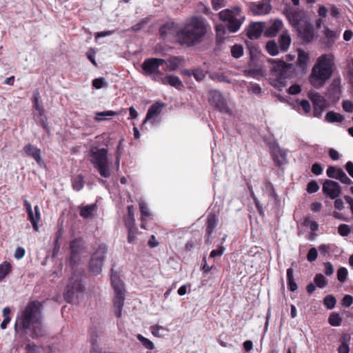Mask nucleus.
I'll use <instances>...</instances> for the list:
<instances>
[{"mask_svg":"<svg viewBox=\"0 0 353 353\" xmlns=\"http://www.w3.org/2000/svg\"><path fill=\"white\" fill-rule=\"evenodd\" d=\"M283 13L294 28L307 21L304 12L298 9L289 7L284 10Z\"/></svg>","mask_w":353,"mask_h":353,"instance_id":"obj_13","label":"nucleus"},{"mask_svg":"<svg viewBox=\"0 0 353 353\" xmlns=\"http://www.w3.org/2000/svg\"><path fill=\"white\" fill-rule=\"evenodd\" d=\"M72 188L76 191H80L83 188V176L79 174L72 178Z\"/></svg>","mask_w":353,"mask_h":353,"instance_id":"obj_37","label":"nucleus"},{"mask_svg":"<svg viewBox=\"0 0 353 353\" xmlns=\"http://www.w3.org/2000/svg\"><path fill=\"white\" fill-rule=\"evenodd\" d=\"M342 319L339 314L332 313L328 318L329 323L332 326H339L341 324Z\"/></svg>","mask_w":353,"mask_h":353,"instance_id":"obj_46","label":"nucleus"},{"mask_svg":"<svg viewBox=\"0 0 353 353\" xmlns=\"http://www.w3.org/2000/svg\"><path fill=\"white\" fill-rule=\"evenodd\" d=\"M326 174L329 178L339 180L345 185H351L353 183V181L341 168H338L334 166H330L326 170Z\"/></svg>","mask_w":353,"mask_h":353,"instance_id":"obj_16","label":"nucleus"},{"mask_svg":"<svg viewBox=\"0 0 353 353\" xmlns=\"http://www.w3.org/2000/svg\"><path fill=\"white\" fill-rule=\"evenodd\" d=\"M228 28L224 23V24H218L216 26V32L217 37L222 38L227 32Z\"/></svg>","mask_w":353,"mask_h":353,"instance_id":"obj_50","label":"nucleus"},{"mask_svg":"<svg viewBox=\"0 0 353 353\" xmlns=\"http://www.w3.org/2000/svg\"><path fill=\"white\" fill-rule=\"evenodd\" d=\"M137 339L141 343V344L148 350H152L154 347V343L148 339L144 337L141 334H139L137 336Z\"/></svg>","mask_w":353,"mask_h":353,"instance_id":"obj_45","label":"nucleus"},{"mask_svg":"<svg viewBox=\"0 0 353 353\" xmlns=\"http://www.w3.org/2000/svg\"><path fill=\"white\" fill-rule=\"evenodd\" d=\"M304 225H308L310 227V229L313 232H315L319 229V225L314 221H310L309 219H306L304 222Z\"/></svg>","mask_w":353,"mask_h":353,"instance_id":"obj_63","label":"nucleus"},{"mask_svg":"<svg viewBox=\"0 0 353 353\" xmlns=\"http://www.w3.org/2000/svg\"><path fill=\"white\" fill-rule=\"evenodd\" d=\"M206 32L205 21L192 17L176 32V42L185 47L195 46L201 41Z\"/></svg>","mask_w":353,"mask_h":353,"instance_id":"obj_2","label":"nucleus"},{"mask_svg":"<svg viewBox=\"0 0 353 353\" xmlns=\"http://www.w3.org/2000/svg\"><path fill=\"white\" fill-rule=\"evenodd\" d=\"M323 194L331 199L337 198L341 193L339 184L332 180L326 179L322 187Z\"/></svg>","mask_w":353,"mask_h":353,"instance_id":"obj_15","label":"nucleus"},{"mask_svg":"<svg viewBox=\"0 0 353 353\" xmlns=\"http://www.w3.org/2000/svg\"><path fill=\"white\" fill-rule=\"evenodd\" d=\"M181 59L177 57H173L168 60H165V64H166V71H174L181 65Z\"/></svg>","mask_w":353,"mask_h":353,"instance_id":"obj_30","label":"nucleus"},{"mask_svg":"<svg viewBox=\"0 0 353 353\" xmlns=\"http://www.w3.org/2000/svg\"><path fill=\"white\" fill-rule=\"evenodd\" d=\"M106 252L107 246L105 244H101L92 255L89 267L94 274H99L101 272Z\"/></svg>","mask_w":353,"mask_h":353,"instance_id":"obj_10","label":"nucleus"},{"mask_svg":"<svg viewBox=\"0 0 353 353\" xmlns=\"http://www.w3.org/2000/svg\"><path fill=\"white\" fill-rule=\"evenodd\" d=\"M14 330L17 335L23 336L26 339H28V335L32 339H37L45 334L39 301H33L27 305L24 311L16 319Z\"/></svg>","mask_w":353,"mask_h":353,"instance_id":"obj_1","label":"nucleus"},{"mask_svg":"<svg viewBox=\"0 0 353 353\" xmlns=\"http://www.w3.org/2000/svg\"><path fill=\"white\" fill-rule=\"evenodd\" d=\"M127 210L128 216L125 220V225L127 228H132L134 227L135 221L133 205H128Z\"/></svg>","mask_w":353,"mask_h":353,"instance_id":"obj_35","label":"nucleus"},{"mask_svg":"<svg viewBox=\"0 0 353 353\" xmlns=\"http://www.w3.org/2000/svg\"><path fill=\"white\" fill-rule=\"evenodd\" d=\"M347 276V270L345 268H341L337 271V279L338 280L343 283L346 281Z\"/></svg>","mask_w":353,"mask_h":353,"instance_id":"obj_51","label":"nucleus"},{"mask_svg":"<svg viewBox=\"0 0 353 353\" xmlns=\"http://www.w3.org/2000/svg\"><path fill=\"white\" fill-rule=\"evenodd\" d=\"M311 171L315 175H320L322 174L323 168L319 163H315L312 165Z\"/></svg>","mask_w":353,"mask_h":353,"instance_id":"obj_61","label":"nucleus"},{"mask_svg":"<svg viewBox=\"0 0 353 353\" xmlns=\"http://www.w3.org/2000/svg\"><path fill=\"white\" fill-rule=\"evenodd\" d=\"M96 117H94V121L97 122H101L103 121H106L108 119V117H112L116 116L117 113L114 111L108 110L103 112H95Z\"/></svg>","mask_w":353,"mask_h":353,"instance_id":"obj_33","label":"nucleus"},{"mask_svg":"<svg viewBox=\"0 0 353 353\" xmlns=\"http://www.w3.org/2000/svg\"><path fill=\"white\" fill-rule=\"evenodd\" d=\"M96 209V204L87 205L81 208L79 214L83 219L92 218L94 216Z\"/></svg>","mask_w":353,"mask_h":353,"instance_id":"obj_29","label":"nucleus"},{"mask_svg":"<svg viewBox=\"0 0 353 353\" xmlns=\"http://www.w3.org/2000/svg\"><path fill=\"white\" fill-rule=\"evenodd\" d=\"M325 120L328 123H341L344 120L343 115L334 111H329L326 113Z\"/></svg>","mask_w":353,"mask_h":353,"instance_id":"obj_31","label":"nucleus"},{"mask_svg":"<svg viewBox=\"0 0 353 353\" xmlns=\"http://www.w3.org/2000/svg\"><path fill=\"white\" fill-rule=\"evenodd\" d=\"M324 273L327 276H330L334 272V268L330 262H325L324 263Z\"/></svg>","mask_w":353,"mask_h":353,"instance_id":"obj_62","label":"nucleus"},{"mask_svg":"<svg viewBox=\"0 0 353 353\" xmlns=\"http://www.w3.org/2000/svg\"><path fill=\"white\" fill-rule=\"evenodd\" d=\"M279 46L283 52H285L288 50L291 43V37L288 30L284 31L279 38Z\"/></svg>","mask_w":353,"mask_h":353,"instance_id":"obj_27","label":"nucleus"},{"mask_svg":"<svg viewBox=\"0 0 353 353\" xmlns=\"http://www.w3.org/2000/svg\"><path fill=\"white\" fill-rule=\"evenodd\" d=\"M339 353H349L350 348L348 345L345 342H342V343L338 347Z\"/></svg>","mask_w":353,"mask_h":353,"instance_id":"obj_64","label":"nucleus"},{"mask_svg":"<svg viewBox=\"0 0 353 353\" xmlns=\"http://www.w3.org/2000/svg\"><path fill=\"white\" fill-rule=\"evenodd\" d=\"M165 63V60L159 58H148L144 60L141 65L142 73L144 75L150 76L154 81H159L163 72L159 67Z\"/></svg>","mask_w":353,"mask_h":353,"instance_id":"obj_9","label":"nucleus"},{"mask_svg":"<svg viewBox=\"0 0 353 353\" xmlns=\"http://www.w3.org/2000/svg\"><path fill=\"white\" fill-rule=\"evenodd\" d=\"M247 90L250 94H254L257 97L261 96L262 91L259 84L250 83L248 87Z\"/></svg>","mask_w":353,"mask_h":353,"instance_id":"obj_42","label":"nucleus"},{"mask_svg":"<svg viewBox=\"0 0 353 353\" xmlns=\"http://www.w3.org/2000/svg\"><path fill=\"white\" fill-rule=\"evenodd\" d=\"M139 208L141 215V228L146 230V222L152 219V215L150 212L147 204L143 201L139 202Z\"/></svg>","mask_w":353,"mask_h":353,"instance_id":"obj_25","label":"nucleus"},{"mask_svg":"<svg viewBox=\"0 0 353 353\" xmlns=\"http://www.w3.org/2000/svg\"><path fill=\"white\" fill-rule=\"evenodd\" d=\"M309 61V56L307 52H304L303 50L299 51L298 54V59H297V64L298 65L304 70L306 66L307 63Z\"/></svg>","mask_w":353,"mask_h":353,"instance_id":"obj_34","label":"nucleus"},{"mask_svg":"<svg viewBox=\"0 0 353 353\" xmlns=\"http://www.w3.org/2000/svg\"><path fill=\"white\" fill-rule=\"evenodd\" d=\"M81 246V241L80 239H75L70 243L71 250V257L74 258L79 254Z\"/></svg>","mask_w":353,"mask_h":353,"instance_id":"obj_36","label":"nucleus"},{"mask_svg":"<svg viewBox=\"0 0 353 353\" xmlns=\"http://www.w3.org/2000/svg\"><path fill=\"white\" fill-rule=\"evenodd\" d=\"M88 159L102 177H110L112 161L108 159L106 148H99L97 146L91 147L89 151Z\"/></svg>","mask_w":353,"mask_h":353,"instance_id":"obj_5","label":"nucleus"},{"mask_svg":"<svg viewBox=\"0 0 353 353\" xmlns=\"http://www.w3.org/2000/svg\"><path fill=\"white\" fill-rule=\"evenodd\" d=\"M158 82L163 85H170L177 90H182L184 87L181 79L173 74H163Z\"/></svg>","mask_w":353,"mask_h":353,"instance_id":"obj_19","label":"nucleus"},{"mask_svg":"<svg viewBox=\"0 0 353 353\" xmlns=\"http://www.w3.org/2000/svg\"><path fill=\"white\" fill-rule=\"evenodd\" d=\"M250 9L255 15H263L270 12L271 6L268 0H262L250 3Z\"/></svg>","mask_w":353,"mask_h":353,"instance_id":"obj_17","label":"nucleus"},{"mask_svg":"<svg viewBox=\"0 0 353 353\" xmlns=\"http://www.w3.org/2000/svg\"><path fill=\"white\" fill-rule=\"evenodd\" d=\"M324 34L326 39L325 44L327 47H331L340 35L339 32L333 31L328 28H325Z\"/></svg>","mask_w":353,"mask_h":353,"instance_id":"obj_28","label":"nucleus"},{"mask_svg":"<svg viewBox=\"0 0 353 353\" xmlns=\"http://www.w3.org/2000/svg\"><path fill=\"white\" fill-rule=\"evenodd\" d=\"M306 190L310 194L315 193L319 190V185L316 181H311L307 183Z\"/></svg>","mask_w":353,"mask_h":353,"instance_id":"obj_52","label":"nucleus"},{"mask_svg":"<svg viewBox=\"0 0 353 353\" xmlns=\"http://www.w3.org/2000/svg\"><path fill=\"white\" fill-rule=\"evenodd\" d=\"M225 250V248L223 246H219L217 249L213 250L211 251L210 254V256L211 258L219 257L223 255Z\"/></svg>","mask_w":353,"mask_h":353,"instance_id":"obj_55","label":"nucleus"},{"mask_svg":"<svg viewBox=\"0 0 353 353\" xmlns=\"http://www.w3.org/2000/svg\"><path fill=\"white\" fill-rule=\"evenodd\" d=\"M179 28L174 22H168L162 26L159 29V34L163 39L173 36L176 39V32Z\"/></svg>","mask_w":353,"mask_h":353,"instance_id":"obj_22","label":"nucleus"},{"mask_svg":"<svg viewBox=\"0 0 353 353\" xmlns=\"http://www.w3.org/2000/svg\"><path fill=\"white\" fill-rule=\"evenodd\" d=\"M314 281L320 288H323L327 285V279L321 274H317L314 278Z\"/></svg>","mask_w":353,"mask_h":353,"instance_id":"obj_44","label":"nucleus"},{"mask_svg":"<svg viewBox=\"0 0 353 353\" xmlns=\"http://www.w3.org/2000/svg\"><path fill=\"white\" fill-rule=\"evenodd\" d=\"M208 101L212 106L220 112L225 114L230 112L226 99L220 91L216 90H210L208 92Z\"/></svg>","mask_w":353,"mask_h":353,"instance_id":"obj_11","label":"nucleus"},{"mask_svg":"<svg viewBox=\"0 0 353 353\" xmlns=\"http://www.w3.org/2000/svg\"><path fill=\"white\" fill-rule=\"evenodd\" d=\"M34 209V214L33 213L32 210L28 213V219L31 222L34 230L37 231L39 230L38 223L40 220L41 215L38 205H35Z\"/></svg>","mask_w":353,"mask_h":353,"instance_id":"obj_26","label":"nucleus"},{"mask_svg":"<svg viewBox=\"0 0 353 353\" xmlns=\"http://www.w3.org/2000/svg\"><path fill=\"white\" fill-rule=\"evenodd\" d=\"M128 230V242L129 243H134L135 242V231L134 227L127 228Z\"/></svg>","mask_w":353,"mask_h":353,"instance_id":"obj_58","label":"nucleus"},{"mask_svg":"<svg viewBox=\"0 0 353 353\" xmlns=\"http://www.w3.org/2000/svg\"><path fill=\"white\" fill-rule=\"evenodd\" d=\"M97 331L96 330H92L90 332V342L92 344V349L90 353H101L98 345H97Z\"/></svg>","mask_w":353,"mask_h":353,"instance_id":"obj_39","label":"nucleus"},{"mask_svg":"<svg viewBox=\"0 0 353 353\" xmlns=\"http://www.w3.org/2000/svg\"><path fill=\"white\" fill-rule=\"evenodd\" d=\"M231 54L235 59L241 57L243 54V48L240 44H235L231 48Z\"/></svg>","mask_w":353,"mask_h":353,"instance_id":"obj_43","label":"nucleus"},{"mask_svg":"<svg viewBox=\"0 0 353 353\" xmlns=\"http://www.w3.org/2000/svg\"><path fill=\"white\" fill-rule=\"evenodd\" d=\"M37 121L46 132L49 131L47 118L44 113V110L38 112V114L37 115Z\"/></svg>","mask_w":353,"mask_h":353,"instance_id":"obj_41","label":"nucleus"},{"mask_svg":"<svg viewBox=\"0 0 353 353\" xmlns=\"http://www.w3.org/2000/svg\"><path fill=\"white\" fill-rule=\"evenodd\" d=\"M189 75H193L196 81H201L205 77V74L201 69H194L192 71H188Z\"/></svg>","mask_w":353,"mask_h":353,"instance_id":"obj_48","label":"nucleus"},{"mask_svg":"<svg viewBox=\"0 0 353 353\" xmlns=\"http://www.w3.org/2000/svg\"><path fill=\"white\" fill-rule=\"evenodd\" d=\"M295 29L299 36L304 42L310 43L313 41L315 37V30L314 26L307 20L300 23V25L296 27Z\"/></svg>","mask_w":353,"mask_h":353,"instance_id":"obj_14","label":"nucleus"},{"mask_svg":"<svg viewBox=\"0 0 353 353\" xmlns=\"http://www.w3.org/2000/svg\"><path fill=\"white\" fill-rule=\"evenodd\" d=\"M323 303L327 309H333L336 304V299L332 295H327L324 298Z\"/></svg>","mask_w":353,"mask_h":353,"instance_id":"obj_47","label":"nucleus"},{"mask_svg":"<svg viewBox=\"0 0 353 353\" xmlns=\"http://www.w3.org/2000/svg\"><path fill=\"white\" fill-rule=\"evenodd\" d=\"M105 83V79H104V78H102V77L95 79L92 81V85L96 89H101V88H103L104 86Z\"/></svg>","mask_w":353,"mask_h":353,"instance_id":"obj_57","label":"nucleus"},{"mask_svg":"<svg viewBox=\"0 0 353 353\" xmlns=\"http://www.w3.org/2000/svg\"><path fill=\"white\" fill-rule=\"evenodd\" d=\"M300 106L302 108V110L304 111L305 113L307 114L311 110V105L308 101L307 100H302L300 102Z\"/></svg>","mask_w":353,"mask_h":353,"instance_id":"obj_60","label":"nucleus"},{"mask_svg":"<svg viewBox=\"0 0 353 353\" xmlns=\"http://www.w3.org/2000/svg\"><path fill=\"white\" fill-rule=\"evenodd\" d=\"M165 103L162 102H156L152 104L148 109L146 117L143 121V123L150 121L152 124L157 122L155 117H157L162 111Z\"/></svg>","mask_w":353,"mask_h":353,"instance_id":"obj_18","label":"nucleus"},{"mask_svg":"<svg viewBox=\"0 0 353 353\" xmlns=\"http://www.w3.org/2000/svg\"><path fill=\"white\" fill-rule=\"evenodd\" d=\"M338 232L342 236H347L351 233V230L348 225L341 224L338 227Z\"/></svg>","mask_w":353,"mask_h":353,"instance_id":"obj_49","label":"nucleus"},{"mask_svg":"<svg viewBox=\"0 0 353 353\" xmlns=\"http://www.w3.org/2000/svg\"><path fill=\"white\" fill-rule=\"evenodd\" d=\"M219 222V219L214 213H210L206 223L205 241L208 242L211 235L215 230Z\"/></svg>","mask_w":353,"mask_h":353,"instance_id":"obj_20","label":"nucleus"},{"mask_svg":"<svg viewBox=\"0 0 353 353\" xmlns=\"http://www.w3.org/2000/svg\"><path fill=\"white\" fill-rule=\"evenodd\" d=\"M265 23L264 22L252 23L248 30V37L250 39H258L263 31L265 32Z\"/></svg>","mask_w":353,"mask_h":353,"instance_id":"obj_21","label":"nucleus"},{"mask_svg":"<svg viewBox=\"0 0 353 353\" xmlns=\"http://www.w3.org/2000/svg\"><path fill=\"white\" fill-rule=\"evenodd\" d=\"M283 23L280 19L274 20L268 27L265 28L264 35L266 37H275L282 29Z\"/></svg>","mask_w":353,"mask_h":353,"instance_id":"obj_23","label":"nucleus"},{"mask_svg":"<svg viewBox=\"0 0 353 353\" xmlns=\"http://www.w3.org/2000/svg\"><path fill=\"white\" fill-rule=\"evenodd\" d=\"M219 19L225 23L230 32H237L245 19V16L239 6L223 10L219 12Z\"/></svg>","mask_w":353,"mask_h":353,"instance_id":"obj_6","label":"nucleus"},{"mask_svg":"<svg viewBox=\"0 0 353 353\" xmlns=\"http://www.w3.org/2000/svg\"><path fill=\"white\" fill-rule=\"evenodd\" d=\"M111 283L114 290V309L117 318L121 317L122 308L125 301L123 284L116 274H111Z\"/></svg>","mask_w":353,"mask_h":353,"instance_id":"obj_8","label":"nucleus"},{"mask_svg":"<svg viewBox=\"0 0 353 353\" xmlns=\"http://www.w3.org/2000/svg\"><path fill=\"white\" fill-rule=\"evenodd\" d=\"M334 57L331 54L320 56L314 65L310 76V82L315 88L322 87L332 74Z\"/></svg>","mask_w":353,"mask_h":353,"instance_id":"obj_3","label":"nucleus"},{"mask_svg":"<svg viewBox=\"0 0 353 353\" xmlns=\"http://www.w3.org/2000/svg\"><path fill=\"white\" fill-rule=\"evenodd\" d=\"M353 303V297L351 295L346 294L343 296L341 304L344 307H350Z\"/></svg>","mask_w":353,"mask_h":353,"instance_id":"obj_59","label":"nucleus"},{"mask_svg":"<svg viewBox=\"0 0 353 353\" xmlns=\"http://www.w3.org/2000/svg\"><path fill=\"white\" fill-rule=\"evenodd\" d=\"M318 256V252L316 248H312L309 250L307 254V260L310 262L314 261Z\"/></svg>","mask_w":353,"mask_h":353,"instance_id":"obj_53","label":"nucleus"},{"mask_svg":"<svg viewBox=\"0 0 353 353\" xmlns=\"http://www.w3.org/2000/svg\"><path fill=\"white\" fill-rule=\"evenodd\" d=\"M308 97L312 101L314 110L313 115L315 117H321L323 112L328 106V103L326 99L319 94L318 92H310L308 93Z\"/></svg>","mask_w":353,"mask_h":353,"instance_id":"obj_12","label":"nucleus"},{"mask_svg":"<svg viewBox=\"0 0 353 353\" xmlns=\"http://www.w3.org/2000/svg\"><path fill=\"white\" fill-rule=\"evenodd\" d=\"M39 93L38 92H34L33 95V106L38 112L44 110L43 107L39 104Z\"/></svg>","mask_w":353,"mask_h":353,"instance_id":"obj_54","label":"nucleus"},{"mask_svg":"<svg viewBox=\"0 0 353 353\" xmlns=\"http://www.w3.org/2000/svg\"><path fill=\"white\" fill-rule=\"evenodd\" d=\"M268 61L272 65L270 68L272 84L279 90L285 85V80L290 78L294 72V67L291 63H286L281 60L270 59Z\"/></svg>","mask_w":353,"mask_h":353,"instance_id":"obj_4","label":"nucleus"},{"mask_svg":"<svg viewBox=\"0 0 353 353\" xmlns=\"http://www.w3.org/2000/svg\"><path fill=\"white\" fill-rule=\"evenodd\" d=\"M286 274L288 288L290 291L295 292L297 290L298 287L294 278L293 269L292 268H288Z\"/></svg>","mask_w":353,"mask_h":353,"instance_id":"obj_32","label":"nucleus"},{"mask_svg":"<svg viewBox=\"0 0 353 353\" xmlns=\"http://www.w3.org/2000/svg\"><path fill=\"white\" fill-rule=\"evenodd\" d=\"M343 109L349 113L353 112V103L349 100H344L342 102Z\"/></svg>","mask_w":353,"mask_h":353,"instance_id":"obj_56","label":"nucleus"},{"mask_svg":"<svg viewBox=\"0 0 353 353\" xmlns=\"http://www.w3.org/2000/svg\"><path fill=\"white\" fill-rule=\"evenodd\" d=\"M83 292L81 276L79 273L74 272L69 279L64 292V299L68 303H72Z\"/></svg>","mask_w":353,"mask_h":353,"instance_id":"obj_7","label":"nucleus"},{"mask_svg":"<svg viewBox=\"0 0 353 353\" xmlns=\"http://www.w3.org/2000/svg\"><path fill=\"white\" fill-rule=\"evenodd\" d=\"M265 49L272 56H275L279 53V46L274 40H270L267 42Z\"/></svg>","mask_w":353,"mask_h":353,"instance_id":"obj_38","label":"nucleus"},{"mask_svg":"<svg viewBox=\"0 0 353 353\" xmlns=\"http://www.w3.org/2000/svg\"><path fill=\"white\" fill-rule=\"evenodd\" d=\"M10 271L11 265L9 263L4 262L0 265V282L3 281Z\"/></svg>","mask_w":353,"mask_h":353,"instance_id":"obj_40","label":"nucleus"},{"mask_svg":"<svg viewBox=\"0 0 353 353\" xmlns=\"http://www.w3.org/2000/svg\"><path fill=\"white\" fill-rule=\"evenodd\" d=\"M23 151L26 155L34 159L39 165L42 164L43 161L41 157V150L39 148L29 143L26 144L23 147Z\"/></svg>","mask_w":353,"mask_h":353,"instance_id":"obj_24","label":"nucleus"}]
</instances>
